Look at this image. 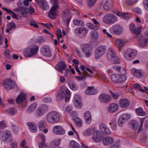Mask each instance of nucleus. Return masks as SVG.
<instances>
[{
  "instance_id": "obj_29",
  "label": "nucleus",
  "mask_w": 148,
  "mask_h": 148,
  "mask_svg": "<svg viewBox=\"0 0 148 148\" xmlns=\"http://www.w3.org/2000/svg\"><path fill=\"white\" fill-rule=\"evenodd\" d=\"M27 125L29 127V129L32 132L35 133L37 130V127L36 124L31 122L27 123Z\"/></svg>"
},
{
  "instance_id": "obj_12",
  "label": "nucleus",
  "mask_w": 148,
  "mask_h": 148,
  "mask_svg": "<svg viewBox=\"0 0 148 148\" xmlns=\"http://www.w3.org/2000/svg\"><path fill=\"white\" fill-rule=\"evenodd\" d=\"M41 52L42 55L45 56L50 57L51 56L50 47L48 45H45L41 47Z\"/></svg>"
},
{
  "instance_id": "obj_10",
  "label": "nucleus",
  "mask_w": 148,
  "mask_h": 148,
  "mask_svg": "<svg viewBox=\"0 0 148 148\" xmlns=\"http://www.w3.org/2000/svg\"><path fill=\"white\" fill-rule=\"evenodd\" d=\"M48 108L46 105H43L38 108L35 112V116L36 118L41 116L47 110Z\"/></svg>"
},
{
  "instance_id": "obj_47",
  "label": "nucleus",
  "mask_w": 148,
  "mask_h": 148,
  "mask_svg": "<svg viewBox=\"0 0 148 148\" xmlns=\"http://www.w3.org/2000/svg\"><path fill=\"white\" fill-rule=\"evenodd\" d=\"M96 75L98 77L102 78L104 80H107V77L102 73L97 70H95Z\"/></svg>"
},
{
  "instance_id": "obj_17",
  "label": "nucleus",
  "mask_w": 148,
  "mask_h": 148,
  "mask_svg": "<svg viewBox=\"0 0 148 148\" xmlns=\"http://www.w3.org/2000/svg\"><path fill=\"white\" fill-rule=\"evenodd\" d=\"M59 8L57 5H54L50 9L48 14L49 17L51 19H54L56 14V9Z\"/></svg>"
},
{
  "instance_id": "obj_27",
  "label": "nucleus",
  "mask_w": 148,
  "mask_h": 148,
  "mask_svg": "<svg viewBox=\"0 0 148 148\" xmlns=\"http://www.w3.org/2000/svg\"><path fill=\"white\" fill-rule=\"evenodd\" d=\"M84 116L86 123L90 124L92 121V117L90 112L86 111L84 113Z\"/></svg>"
},
{
  "instance_id": "obj_38",
  "label": "nucleus",
  "mask_w": 148,
  "mask_h": 148,
  "mask_svg": "<svg viewBox=\"0 0 148 148\" xmlns=\"http://www.w3.org/2000/svg\"><path fill=\"white\" fill-rule=\"evenodd\" d=\"M103 143L104 145L112 144L113 143V139L109 136H106L103 139Z\"/></svg>"
},
{
  "instance_id": "obj_5",
  "label": "nucleus",
  "mask_w": 148,
  "mask_h": 148,
  "mask_svg": "<svg viewBox=\"0 0 148 148\" xmlns=\"http://www.w3.org/2000/svg\"><path fill=\"white\" fill-rule=\"evenodd\" d=\"M38 49V47L36 45H33V48H27L24 51V55L26 57H30L36 54Z\"/></svg>"
},
{
  "instance_id": "obj_14",
  "label": "nucleus",
  "mask_w": 148,
  "mask_h": 148,
  "mask_svg": "<svg viewBox=\"0 0 148 148\" xmlns=\"http://www.w3.org/2000/svg\"><path fill=\"white\" fill-rule=\"evenodd\" d=\"M99 99L100 101L103 103H107L111 100V96L109 94L102 93L99 96Z\"/></svg>"
},
{
  "instance_id": "obj_33",
  "label": "nucleus",
  "mask_w": 148,
  "mask_h": 148,
  "mask_svg": "<svg viewBox=\"0 0 148 148\" xmlns=\"http://www.w3.org/2000/svg\"><path fill=\"white\" fill-rule=\"evenodd\" d=\"M115 45L119 48L120 49H121L122 47L124 46L125 44V42L122 39H117L115 40Z\"/></svg>"
},
{
  "instance_id": "obj_37",
  "label": "nucleus",
  "mask_w": 148,
  "mask_h": 148,
  "mask_svg": "<svg viewBox=\"0 0 148 148\" xmlns=\"http://www.w3.org/2000/svg\"><path fill=\"white\" fill-rule=\"evenodd\" d=\"M68 85L70 88L73 90L75 91L78 89L77 84L73 80H71L68 82Z\"/></svg>"
},
{
  "instance_id": "obj_44",
  "label": "nucleus",
  "mask_w": 148,
  "mask_h": 148,
  "mask_svg": "<svg viewBox=\"0 0 148 148\" xmlns=\"http://www.w3.org/2000/svg\"><path fill=\"white\" fill-rule=\"evenodd\" d=\"M87 72L86 71H84L82 72L83 75L81 77H77V79L78 80H81L84 79L87 77H89L90 76V75L88 74H87Z\"/></svg>"
},
{
  "instance_id": "obj_24",
  "label": "nucleus",
  "mask_w": 148,
  "mask_h": 148,
  "mask_svg": "<svg viewBox=\"0 0 148 148\" xmlns=\"http://www.w3.org/2000/svg\"><path fill=\"white\" fill-rule=\"evenodd\" d=\"M112 68L114 70L119 73L123 75L126 73L125 69L122 66L118 65H114L112 66Z\"/></svg>"
},
{
  "instance_id": "obj_21",
  "label": "nucleus",
  "mask_w": 148,
  "mask_h": 148,
  "mask_svg": "<svg viewBox=\"0 0 148 148\" xmlns=\"http://www.w3.org/2000/svg\"><path fill=\"white\" fill-rule=\"evenodd\" d=\"M47 126L46 121H41L38 123V126L40 130L46 133L48 131L47 129H45Z\"/></svg>"
},
{
  "instance_id": "obj_26",
  "label": "nucleus",
  "mask_w": 148,
  "mask_h": 148,
  "mask_svg": "<svg viewBox=\"0 0 148 148\" xmlns=\"http://www.w3.org/2000/svg\"><path fill=\"white\" fill-rule=\"evenodd\" d=\"M119 106L117 104L114 103H111L108 107V110L111 112H114L118 110Z\"/></svg>"
},
{
  "instance_id": "obj_35",
  "label": "nucleus",
  "mask_w": 148,
  "mask_h": 148,
  "mask_svg": "<svg viewBox=\"0 0 148 148\" xmlns=\"http://www.w3.org/2000/svg\"><path fill=\"white\" fill-rule=\"evenodd\" d=\"M16 26V24L13 22H10L7 25L6 29L5 30L6 33H9Z\"/></svg>"
},
{
  "instance_id": "obj_39",
  "label": "nucleus",
  "mask_w": 148,
  "mask_h": 148,
  "mask_svg": "<svg viewBox=\"0 0 148 148\" xmlns=\"http://www.w3.org/2000/svg\"><path fill=\"white\" fill-rule=\"evenodd\" d=\"M69 148H80L79 144L74 140H71L69 145Z\"/></svg>"
},
{
  "instance_id": "obj_23",
  "label": "nucleus",
  "mask_w": 148,
  "mask_h": 148,
  "mask_svg": "<svg viewBox=\"0 0 148 148\" xmlns=\"http://www.w3.org/2000/svg\"><path fill=\"white\" fill-rule=\"evenodd\" d=\"M113 12L116 14L117 16L119 17H121L123 19L126 20L130 18L128 14L127 13H122L116 10H113Z\"/></svg>"
},
{
  "instance_id": "obj_8",
  "label": "nucleus",
  "mask_w": 148,
  "mask_h": 148,
  "mask_svg": "<svg viewBox=\"0 0 148 148\" xmlns=\"http://www.w3.org/2000/svg\"><path fill=\"white\" fill-rule=\"evenodd\" d=\"M2 85L4 89L7 90L13 89L15 87V85L13 82L9 79H6L3 80L2 83Z\"/></svg>"
},
{
  "instance_id": "obj_45",
  "label": "nucleus",
  "mask_w": 148,
  "mask_h": 148,
  "mask_svg": "<svg viewBox=\"0 0 148 148\" xmlns=\"http://www.w3.org/2000/svg\"><path fill=\"white\" fill-rule=\"evenodd\" d=\"M137 114L139 116H144L146 115V112H144L142 108L140 107L136 109Z\"/></svg>"
},
{
  "instance_id": "obj_1",
  "label": "nucleus",
  "mask_w": 148,
  "mask_h": 148,
  "mask_svg": "<svg viewBox=\"0 0 148 148\" xmlns=\"http://www.w3.org/2000/svg\"><path fill=\"white\" fill-rule=\"evenodd\" d=\"M47 119L49 122L53 123L59 121L60 119V116L57 112L53 111L48 114L47 116Z\"/></svg>"
},
{
  "instance_id": "obj_63",
  "label": "nucleus",
  "mask_w": 148,
  "mask_h": 148,
  "mask_svg": "<svg viewBox=\"0 0 148 148\" xmlns=\"http://www.w3.org/2000/svg\"><path fill=\"white\" fill-rule=\"evenodd\" d=\"M134 12L137 13L138 14H140L142 13V11L141 9L138 8H134L133 10Z\"/></svg>"
},
{
  "instance_id": "obj_6",
  "label": "nucleus",
  "mask_w": 148,
  "mask_h": 148,
  "mask_svg": "<svg viewBox=\"0 0 148 148\" xmlns=\"http://www.w3.org/2000/svg\"><path fill=\"white\" fill-rule=\"evenodd\" d=\"M106 46L102 45L97 47L95 51V58L99 59L103 55L106 51Z\"/></svg>"
},
{
  "instance_id": "obj_11",
  "label": "nucleus",
  "mask_w": 148,
  "mask_h": 148,
  "mask_svg": "<svg viewBox=\"0 0 148 148\" xmlns=\"http://www.w3.org/2000/svg\"><path fill=\"white\" fill-rule=\"evenodd\" d=\"M70 12L68 10H65L62 12V18L64 21L67 26L69 25L70 21Z\"/></svg>"
},
{
  "instance_id": "obj_25",
  "label": "nucleus",
  "mask_w": 148,
  "mask_h": 148,
  "mask_svg": "<svg viewBox=\"0 0 148 148\" xmlns=\"http://www.w3.org/2000/svg\"><path fill=\"white\" fill-rule=\"evenodd\" d=\"M36 1V3L38 4H40V3H41L42 5L40 6V7L43 10H48L49 7L47 4V2L44 0H35Z\"/></svg>"
},
{
  "instance_id": "obj_2",
  "label": "nucleus",
  "mask_w": 148,
  "mask_h": 148,
  "mask_svg": "<svg viewBox=\"0 0 148 148\" xmlns=\"http://www.w3.org/2000/svg\"><path fill=\"white\" fill-rule=\"evenodd\" d=\"M137 53V51L136 50L128 48L125 50L124 53V58L126 60H130L131 58H135Z\"/></svg>"
},
{
  "instance_id": "obj_46",
  "label": "nucleus",
  "mask_w": 148,
  "mask_h": 148,
  "mask_svg": "<svg viewBox=\"0 0 148 148\" xmlns=\"http://www.w3.org/2000/svg\"><path fill=\"white\" fill-rule=\"evenodd\" d=\"M73 23L75 25L77 26H84V22L83 21L78 19L74 20Z\"/></svg>"
},
{
  "instance_id": "obj_36",
  "label": "nucleus",
  "mask_w": 148,
  "mask_h": 148,
  "mask_svg": "<svg viewBox=\"0 0 148 148\" xmlns=\"http://www.w3.org/2000/svg\"><path fill=\"white\" fill-rule=\"evenodd\" d=\"M25 94L21 93L16 99V102L19 103H21L25 100Z\"/></svg>"
},
{
  "instance_id": "obj_54",
  "label": "nucleus",
  "mask_w": 148,
  "mask_h": 148,
  "mask_svg": "<svg viewBox=\"0 0 148 148\" xmlns=\"http://www.w3.org/2000/svg\"><path fill=\"white\" fill-rule=\"evenodd\" d=\"M60 143V140L59 139L53 141L51 143V146L53 147H56L59 146Z\"/></svg>"
},
{
  "instance_id": "obj_34",
  "label": "nucleus",
  "mask_w": 148,
  "mask_h": 148,
  "mask_svg": "<svg viewBox=\"0 0 148 148\" xmlns=\"http://www.w3.org/2000/svg\"><path fill=\"white\" fill-rule=\"evenodd\" d=\"M18 11L24 17H26L28 15V9L27 8L21 7L19 8Z\"/></svg>"
},
{
  "instance_id": "obj_60",
  "label": "nucleus",
  "mask_w": 148,
  "mask_h": 148,
  "mask_svg": "<svg viewBox=\"0 0 148 148\" xmlns=\"http://www.w3.org/2000/svg\"><path fill=\"white\" fill-rule=\"evenodd\" d=\"M4 133L5 134L4 137L7 138H8L11 136V133L8 130H5Z\"/></svg>"
},
{
  "instance_id": "obj_20",
  "label": "nucleus",
  "mask_w": 148,
  "mask_h": 148,
  "mask_svg": "<svg viewBox=\"0 0 148 148\" xmlns=\"http://www.w3.org/2000/svg\"><path fill=\"white\" fill-rule=\"evenodd\" d=\"M119 105L122 108H127L130 104V101L127 99H122L119 101Z\"/></svg>"
},
{
  "instance_id": "obj_28",
  "label": "nucleus",
  "mask_w": 148,
  "mask_h": 148,
  "mask_svg": "<svg viewBox=\"0 0 148 148\" xmlns=\"http://www.w3.org/2000/svg\"><path fill=\"white\" fill-rule=\"evenodd\" d=\"M97 92V90L94 88L92 87H88L85 90L86 94L89 95H91L96 94Z\"/></svg>"
},
{
  "instance_id": "obj_30",
  "label": "nucleus",
  "mask_w": 148,
  "mask_h": 148,
  "mask_svg": "<svg viewBox=\"0 0 148 148\" xmlns=\"http://www.w3.org/2000/svg\"><path fill=\"white\" fill-rule=\"evenodd\" d=\"M102 139L100 133L99 131L97 130L93 133V140L96 142H99Z\"/></svg>"
},
{
  "instance_id": "obj_7",
  "label": "nucleus",
  "mask_w": 148,
  "mask_h": 148,
  "mask_svg": "<svg viewBox=\"0 0 148 148\" xmlns=\"http://www.w3.org/2000/svg\"><path fill=\"white\" fill-rule=\"evenodd\" d=\"M122 27L119 25L115 24L109 28L110 32L112 34L119 35L123 31Z\"/></svg>"
},
{
  "instance_id": "obj_9",
  "label": "nucleus",
  "mask_w": 148,
  "mask_h": 148,
  "mask_svg": "<svg viewBox=\"0 0 148 148\" xmlns=\"http://www.w3.org/2000/svg\"><path fill=\"white\" fill-rule=\"evenodd\" d=\"M80 47L82 51L85 53L86 57H89L91 56L92 52L89 45L83 44L81 45Z\"/></svg>"
},
{
  "instance_id": "obj_57",
  "label": "nucleus",
  "mask_w": 148,
  "mask_h": 148,
  "mask_svg": "<svg viewBox=\"0 0 148 148\" xmlns=\"http://www.w3.org/2000/svg\"><path fill=\"white\" fill-rule=\"evenodd\" d=\"M74 103L75 107L79 109H80L82 108V104L81 101L74 102Z\"/></svg>"
},
{
  "instance_id": "obj_3",
  "label": "nucleus",
  "mask_w": 148,
  "mask_h": 148,
  "mask_svg": "<svg viewBox=\"0 0 148 148\" xmlns=\"http://www.w3.org/2000/svg\"><path fill=\"white\" fill-rule=\"evenodd\" d=\"M117 20V17L112 14H107L103 18V22L108 24H112Z\"/></svg>"
},
{
  "instance_id": "obj_16",
  "label": "nucleus",
  "mask_w": 148,
  "mask_h": 148,
  "mask_svg": "<svg viewBox=\"0 0 148 148\" xmlns=\"http://www.w3.org/2000/svg\"><path fill=\"white\" fill-rule=\"evenodd\" d=\"M140 46L141 47H145L148 45V37L141 36L138 38Z\"/></svg>"
},
{
  "instance_id": "obj_48",
  "label": "nucleus",
  "mask_w": 148,
  "mask_h": 148,
  "mask_svg": "<svg viewBox=\"0 0 148 148\" xmlns=\"http://www.w3.org/2000/svg\"><path fill=\"white\" fill-rule=\"evenodd\" d=\"M114 64H119V60L116 54L113 56L112 58L109 59Z\"/></svg>"
},
{
  "instance_id": "obj_31",
  "label": "nucleus",
  "mask_w": 148,
  "mask_h": 148,
  "mask_svg": "<svg viewBox=\"0 0 148 148\" xmlns=\"http://www.w3.org/2000/svg\"><path fill=\"white\" fill-rule=\"evenodd\" d=\"M113 5V2L110 0H106L103 5V8L107 10L111 8Z\"/></svg>"
},
{
  "instance_id": "obj_42",
  "label": "nucleus",
  "mask_w": 148,
  "mask_h": 148,
  "mask_svg": "<svg viewBox=\"0 0 148 148\" xmlns=\"http://www.w3.org/2000/svg\"><path fill=\"white\" fill-rule=\"evenodd\" d=\"M130 124L132 125L133 129L135 130H137L139 127V125L135 120H133L130 122Z\"/></svg>"
},
{
  "instance_id": "obj_40",
  "label": "nucleus",
  "mask_w": 148,
  "mask_h": 148,
  "mask_svg": "<svg viewBox=\"0 0 148 148\" xmlns=\"http://www.w3.org/2000/svg\"><path fill=\"white\" fill-rule=\"evenodd\" d=\"M116 55V54L112 48H110L108 49L107 52V57L108 59H110Z\"/></svg>"
},
{
  "instance_id": "obj_58",
  "label": "nucleus",
  "mask_w": 148,
  "mask_h": 148,
  "mask_svg": "<svg viewBox=\"0 0 148 148\" xmlns=\"http://www.w3.org/2000/svg\"><path fill=\"white\" fill-rule=\"evenodd\" d=\"M97 0H89L88 1L87 5L89 7H91L95 3Z\"/></svg>"
},
{
  "instance_id": "obj_41",
  "label": "nucleus",
  "mask_w": 148,
  "mask_h": 148,
  "mask_svg": "<svg viewBox=\"0 0 148 148\" xmlns=\"http://www.w3.org/2000/svg\"><path fill=\"white\" fill-rule=\"evenodd\" d=\"M116 124L117 120L115 118L112 119L109 123V125H110L111 127L113 130H115L116 129Z\"/></svg>"
},
{
  "instance_id": "obj_4",
  "label": "nucleus",
  "mask_w": 148,
  "mask_h": 148,
  "mask_svg": "<svg viewBox=\"0 0 148 148\" xmlns=\"http://www.w3.org/2000/svg\"><path fill=\"white\" fill-rule=\"evenodd\" d=\"M112 80L116 83H122L125 82L127 79L126 76L115 74H112L111 76Z\"/></svg>"
},
{
  "instance_id": "obj_15",
  "label": "nucleus",
  "mask_w": 148,
  "mask_h": 148,
  "mask_svg": "<svg viewBox=\"0 0 148 148\" xmlns=\"http://www.w3.org/2000/svg\"><path fill=\"white\" fill-rule=\"evenodd\" d=\"M131 72L134 76L138 78H140L143 77L145 75L143 71L135 68H133L131 69Z\"/></svg>"
},
{
  "instance_id": "obj_51",
  "label": "nucleus",
  "mask_w": 148,
  "mask_h": 148,
  "mask_svg": "<svg viewBox=\"0 0 148 148\" xmlns=\"http://www.w3.org/2000/svg\"><path fill=\"white\" fill-rule=\"evenodd\" d=\"M120 118L125 122L130 118V116L127 114H124L122 115Z\"/></svg>"
},
{
  "instance_id": "obj_22",
  "label": "nucleus",
  "mask_w": 148,
  "mask_h": 148,
  "mask_svg": "<svg viewBox=\"0 0 148 148\" xmlns=\"http://www.w3.org/2000/svg\"><path fill=\"white\" fill-rule=\"evenodd\" d=\"M99 129L100 131L104 134L106 135H109L110 134L111 132L106 125L103 123L100 124L99 126Z\"/></svg>"
},
{
  "instance_id": "obj_52",
  "label": "nucleus",
  "mask_w": 148,
  "mask_h": 148,
  "mask_svg": "<svg viewBox=\"0 0 148 148\" xmlns=\"http://www.w3.org/2000/svg\"><path fill=\"white\" fill-rule=\"evenodd\" d=\"M74 121L76 124L78 125L81 126L82 125V120L78 117L75 118L74 119Z\"/></svg>"
},
{
  "instance_id": "obj_61",
  "label": "nucleus",
  "mask_w": 148,
  "mask_h": 148,
  "mask_svg": "<svg viewBox=\"0 0 148 148\" xmlns=\"http://www.w3.org/2000/svg\"><path fill=\"white\" fill-rule=\"evenodd\" d=\"M56 34L58 36V39L59 40L60 38L62 37V32L60 29H58L56 32Z\"/></svg>"
},
{
  "instance_id": "obj_59",
  "label": "nucleus",
  "mask_w": 148,
  "mask_h": 148,
  "mask_svg": "<svg viewBox=\"0 0 148 148\" xmlns=\"http://www.w3.org/2000/svg\"><path fill=\"white\" fill-rule=\"evenodd\" d=\"M6 123L5 121L3 120L0 123V130L3 129L6 127Z\"/></svg>"
},
{
  "instance_id": "obj_62",
  "label": "nucleus",
  "mask_w": 148,
  "mask_h": 148,
  "mask_svg": "<svg viewBox=\"0 0 148 148\" xmlns=\"http://www.w3.org/2000/svg\"><path fill=\"white\" fill-rule=\"evenodd\" d=\"M74 102H79L81 101V99L80 96L79 95H75L74 97Z\"/></svg>"
},
{
  "instance_id": "obj_50",
  "label": "nucleus",
  "mask_w": 148,
  "mask_h": 148,
  "mask_svg": "<svg viewBox=\"0 0 148 148\" xmlns=\"http://www.w3.org/2000/svg\"><path fill=\"white\" fill-rule=\"evenodd\" d=\"M93 131V129H88L84 131L83 135L86 136H89L92 134Z\"/></svg>"
},
{
  "instance_id": "obj_56",
  "label": "nucleus",
  "mask_w": 148,
  "mask_h": 148,
  "mask_svg": "<svg viewBox=\"0 0 148 148\" xmlns=\"http://www.w3.org/2000/svg\"><path fill=\"white\" fill-rule=\"evenodd\" d=\"M9 113L11 115L16 114L17 112V110L14 108H10L8 109Z\"/></svg>"
},
{
  "instance_id": "obj_32",
  "label": "nucleus",
  "mask_w": 148,
  "mask_h": 148,
  "mask_svg": "<svg viewBox=\"0 0 148 148\" xmlns=\"http://www.w3.org/2000/svg\"><path fill=\"white\" fill-rule=\"evenodd\" d=\"M140 28H136L135 26L133 23H132L130 24V29L131 31L133 33L135 34H139L140 33Z\"/></svg>"
},
{
  "instance_id": "obj_55",
  "label": "nucleus",
  "mask_w": 148,
  "mask_h": 148,
  "mask_svg": "<svg viewBox=\"0 0 148 148\" xmlns=\"http://www.w3.org/2000/svg\"><path fill=\"white\" fill-rule=\"evenodd\" d=\"M90 34L91 38L92 39H97L99 36V35L98 33L95 32H91L90 33Z\"/></svg>"
},
{
  "instance_id": "obj_49",
  "label": "nucleus",
  "mask_w": 148,
  "mask_h": 148,
  "mask_svg": "<svg viewBox=\"0 0 148 148\" xmlns=\"http://www.w3.org/2000/svg\"><path fill=\"white\" fill-rule=\"evenodd\" d=\"M70 92L69 90L68 89H66L65 90V100L66 101H69L70 96Z\"/></svg>"
},
{
  "instance_id": "obj_64",
  "label": "nucleus",
  "mask_w": 148,
  "mask_h": 148,
  "mask_svg": "<svg viewBox=\"0 0 148 148\" xmlns=\"http://www.w3.org/2000/svg\"><path fill=\"white\" fill-rule=\"evenodd\" d=\"M39 148H49V146H47L46 144L44 143H40L38 144Z\"/></svg>"
},
{
  "instance_id": "obj_18",
  "label": "nucleus",
  "mask_w": 148,
  "mask_h": 148,
  "mask_svg": "<svg viewBox=\"0 0 148 148\" xmlns=\"http://www.w3.org/2000/svg\"><path fill=\"white\" fill-rule=\"evenodd\" d=\"M67 67L64 61H60L56 65V69L60 72H62L63 70H65Z\"/></svg>"
},
{
  "instance_id": "obj_13",
  "label": "nucleus",
  "mask_w": 148,
  "mask_h": 148,
  "mask_svg": "<svg viewBox=\"0 0 148 148\" xmlns=\"http://www.w3.org/2000/svg\"><path fill=\"white\" fill-rule=\"evenodd\" d=\"M53 132L57 135H63L65 133V130L60 125H57L54 126L52 129Z\"/></svg>"
},
{
  "instance_id": "obj_19",
  "label": "nucleus",
  "mask_w": 148,
  "mask_h": 148,
  "mask_svg": "<svg viewBox=\"0 0 148 148\" xmlns=\"http://www.w3.org/2000/svg\"><path fill=\"white\" fill-rule=\"evenodd\" d=\"M88 32V30L86 27H78L75 30V33L77 34H82L86 36Z\"/></svg>"
},
{
  "instance_id": "obj_53",
  "label": "nucleus",
  "mask_w": 148,
  "mask_h": 148,
  "mask_svg": "<svg viewBox=\"0 0 148 148\" xmlns=\"http://www.w3.org/2000/svg\"><path fill=\"white\" fill-rule=\"evenodd\" d=\"M138 0H125V2L128 5H131L136 3Z\"/></svg>"
},
{
  "instance_id": "obj_43",
  "label": "nucleus",
  "mask_w": 148,
  "mask_h": 148,
  "mask_svg": "<svg viewBox=\"0 0 148 148\" xmlns=\"http://www.w3.org/2000/svg\"><path fill=\"white\" fill-rule=\"evenodd\" d=\"M37 106L36 103H34L31 105L27 109V112L30 113L33 112L35 110Z\"/></svg>"
}]
</instances>
